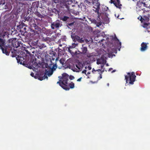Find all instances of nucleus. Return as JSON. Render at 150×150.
I'll return each mask as SVG.
<instances>
[{"label": "nucleus", "mask_w": 150, "mask_h": 150, "mask_svg": "<svg viewBox=\"0 0 150 150\" xmlns=\"http://www.w3.org/2000/svg\"><path fill=\"white\" fill-rule=\"evenodd\" d=\"M33 58L31 55L28 50H25L22 52L18 57L17 58V62L18 63L23 65L25 64V62H27L29 61L30 57V61L31 62L34 63H35V61H36L37 59L33 55Z\"/></svg>", "instance_id": "1"}, {"label": "nucleus", "mask_w": 150, "mask_h": 150, "mask_svg": "<svg viewBox=\"0 0 150 150\" xmlns=\"http://www.w3.org/2000/svg\"><path fill=\"white\" fill-rule=\"evenodd\" d=\"M59 9L58 10L55 8H53L52 9V12L54 13L55 14H59L60 12H61L60 13V16H62L64 13H65V8H66V0H60L59 1Z\"/></svg>", "instance_id": "2"}, {"label": "nucleus", "mask_w": 150, "mask_h": 150, "mask_svg": "<svg viewBox=\"0 0 150 150\" xmlns=\"http://www.w3.org/2000/svg\"><path fill=\"white\" fill-rule=\"evenodd\" d=\"M35 23V22L33 18H32L29 22V24L31 27L30 31L33 32L34 35H35L36 34L39 35L41 33V29Z\"/></svg>", "instance_id": "3"}, {"label": "nucleus", "mask_w": 150, "mask_h": 150, "mask_svg": "<svg viewBox=\"0 0 150 150\" xmlns=\"http://www.w3.org/2000/svg\"><path fill=\"white\" fill-rule=\"evenodd\" d=\"M108 52L106 54L103 55L100 59H98L97 61V64H105L106 62V60L105 58H106V57L108 56L109 57H112V53H117L115 50V51L112 50L110 51L109 49L107 50Z\"/></svg>", "instance_id": "4"}, {"label": "nucleus", "mask_w": 150, "mask_h": 150, "mask_svg": "<svg viewBox=\"0 0 150 150\" xmlns=\"http://www.w3.org/2000/svg\"><path fill=\"white\" fill-rule=\"evenodd\" d=\"M84 2L87 5H92L93 4L94 6L93 7L96 9L95 11L97 12L98 16L101 15V13H100L99 10L100 9V4L97 1L95 0H84Z\"/></svg>", "instance_id": "5"}, {"label": "nucleus", "mask_w": 150, "mask_h": 150, "mask_svg": "<svg viewBox=\"0 0 150 150\" xmlns=\"http://www.w3.org/2000/svg\"><path fill=\"white\" fill-rule=\"evenodd\" d=\"M136 76L135 73L132 72V73H127V75L125 76V79L126 83H129V84H134V82L135 81Z\"/></svg>", "instance_id": "6"}, {"label": "nucleus", "mask_w": 150, "mask_h": 150, "mask_svg": "<svg viewBox=\"0 0 150 150\" xmlns=\"http://www.w3.org/2000/svg\"><path fill=\"white\" fill-rule=\"evenodd\" d=\"M58 78L59 81L57 82V84H59L61 87L66 90V73H63L62 76H59Z\"/></svg>", "instance_id": "7"}, {"label": "nucleus", "mask_w": 150, "mask_h": 150, "mask_svg": "<svg viewBox=\"0 0 150 150\" xmlns=\"http://www.w3.org/2000/svg\"><path fill=\"white\" fill-rule=\"evenodd\" d=\"M107 39L108 40H110L112 42L114 41V42L116 43V45L117 48L118 49L119 51L120 50V48L121 47V43L120 42L116 37V35H115L113 36H109V35H107Z\"/></svg>", "instance_id": "8"}, {"label": "nucleus", "mask_w": 150, "mask_h": 150, "mask_svg": "<svg viewBox=\"0 0 150 150\" xmlns=\"http://www.w3.org/2000/svg\"><path fill=\"white\" fill-rule=\"evenodd\" d=\"M66 9L69 11L71 10L72 7L75 6L74 4L77 3L75 0H66Z\"/></svg>", "instance_id": "9"}, {"label": "nucleus", "mask_w": 150, "mask_h": 150, "mask_svg": "<svg viewBox=\"0 0 150 150\" xmlns=\"http://www.w3.org/2000/svg\"><path fill=\"white\" fill-rule=\"evenodd\" d=\"M140 0L138 1L137 4V8L138 11H144V7H146L147 6L145 3L143 1Z\"/></svg>", "instance_id": "10"}, {"label": "nucleus", "mask_w": 150, "mask_h": 150, "mask_svg": "<svg viewBox=\"0 0 150 150\" xmlns=\"http://www.w3.org/2000/svg\"><path fill=\"white\" fill-rule=\"evenodd\" d=\"M53 72V71H52L50 68L48 70H47V69H46L45 74L42 77H40L39 78V79L40 81H42L45 79H47L48 77L47 76L46 74L50 76L52 74Z\"/></svg>", "instance_id": "11"}, {"label": "nucleus", "mask_w": 150, "mask_h": 150, "mask_svg": "<svg viewBox=\"0 0 150 150\" xmlns=\"http://www.w3.org/2000/svg\"><path fill=\"white\" fill-rule=\"evenodd\" d=\"M60 22L59 21H56L52 22L51 25V27L52 29H58L60 26Z\"/></svg>", "instance_id": "12"}, {"label": "nucleus", "mask_w": 150, "mask_h": 150, "mask_svg": "<svg viewBox=\"0 0 150 150\" xmlns=\"http://www.w3.org/2000/svg\"><path fill=\"white\" fill-rule=\"evenodd\" d=\"M59 62L61 64V66H59V69H66V62H65V59L63 58L59 60Z\"/></svg>", "instance_id": "13"}, {"label": "nucleus", "mask_w": 150, "mask_h": 150, "mask_svg": "<svg viewBox=\"0 0 150 150\" xmlns=\"http://www.w3.org/2000/svg\"><path fill=\"white\" fill-rule=\"evenodd\" d=\"M110 1L111 3H113L117 8H121L122 5L120 4V1L119 0H116L115 2L114 0H111Z\"/></svg>", "instance_id": "14"}, {"label": "nucleus", "mask_w": 150, "mask_h": 150, "mask_svg": "<svg viewBox=\"0 0 150 150\" xmlns=\"http://www.w3.org/2000/svg\"><path fill=\"white\" fill-rule=\"evenodd\" d=\"M39 6V3L38 2H33L31 6V8L32 10L35 11L36 8H37Z\"/></svg>", "instance_id": "15"}, {"label": "nucleus", "mask_w": 150, "mask_h": 150, "mask_svg": "<svg viewBox=\"0 0 150 150\" xmlns=\"http://www.w3.org/2000/svg\"><path fill=\"white\" fill-rule=\"evenodd\" d=\"M77 45V44L75 43H73L71 46L69 47V48H68V51L71 54L73 55L74 54V52H72V50H71V49H72L74 48Z\"/></svg>", "instance_id": "16"}, {"label": "nucleus", "mask_w": 150, "mask_h": 150, "mask_svg": "<svg viewBox=\"0 0 150 150\" xmlns=\"http://www.w3.org/2000/svg\"><path fill=\"white\" fill-rule=\"evenodd\" d=\"M141 51H144L147 49V44L145 43L142 42L141 44Z\"/></svg>", "instance_id": "17"}, {"label": "nucleus", "mask_w": 150, "mask_h": 150, "mask_svg": "<svg viewBox=\"0 0 150 150\" xmlns=\"http://www.w3.org/2000/svg\"><path fill=\"white\" fill-rule=\"evenodd\" d=\"M74 87V84L72 82L66 85V91L69 90L70 88H73Z\"/></svg>", "instance_id": "18"}, {"label": "nucleus", "mask_w": 150, "mask_h": 150, "mask_svg": "<svg viewBox=\"0 0 150 150\" xmlns=\"http://www.w3.org/2000/svg\"><path fill=\"white\" fill-rule=\"evenodd\" d=\"M93 23L96 24L97 27L100 28L102 29L103 28V26L101 25L102 22L101 21L97 22L96 20H94Z\"/></svg>", "instance_id": "19"}, {"label": "nucleus", "mask_w": 150, "mask_h": 150, "mask_svg": "<svg viewBox=\"0 0 150 150\" xmlns=\"http://www.w3.org/2000/svg\"><path fill=\"white\" fill-rule=\"evenodd\" d=\"M25 24L24 23H22L21 24L17 25V29H20V31L23 32V28L25 26Z\"/></svg>", "instance_id": "20"}, {"label": "nucleus", "mask_w": 150, "mask_h": 150, "mask_svg": "<svg viewBox=\"0 0 150 150\" xmlns=\"http://www.w3.org/2000/svg\"><path fill=\"white\" fill-rule=\"evenodd\" d=\"M5 48H4L3 47L1 48V49L3 53L5 54L6 55H9V52H8L7 50V47L6 46H4Z\"/></svg>", "instance_id": "21"}, {"label": "nucleus", "mask_w": 150, "mask_h": 150, "mask_svg": "<svg viewBox=\"0 0 150 150\" xmlns=\"http://www.w3.org/2000/svg\"><path fill=\"white\" fill-rule=\"evenodd\" d=\"M76 66L78 69H81L83 67V65L81 63L78 62L76 64Z\"/></svg>", "instance_id": "22"}, {"label": "nucleus", "mask_w": 150, "mask_h": 150, "mask_svg": "<svg viewBox=\"0 0 150 150\" xmlns=\"http://www.w3.org/2000/svg\"><path fill=\"white\" fill-rule=\"evenodd\" d=\"M5 41L3 39L0 38V48L3 47V46H4V43Z\"/></svg>", "instance_id": "23"}, {"label": "nucleus", "mask_w": 150, "mask_h": 150, "mask_svg": "<svg viewBox=\"0 0 150 150\" xmlns=\"http://www.w3.org/2000/svg\"><path fill=\"white\" fill-rule=\"evenodd\" d=\"M149 25L148 23H144V25L143 26V27L144 28H146V29H148V28L149 27Z\"/></svg>", "instance_id": "24"}, {"label": "nucleus", "mask_w": 150, "mask_h": 150, "mask_svg": "<svg viewBox=\"0 0 150 150\" xmlns=\"http://www.w3.org/2000/svg\"><path fill=\"white\" fill-rule=\"evenodd\" d=\"M108 9V8L106 6H104L102 8V10L103 12L107 11Z\"/></svg>", "instance_id": "25"}, {"label": "nucleus", "mask_w": 150, "mask_h": 150, "mask_svg": "<svg viewBox=\"0 0 150 150\" xmlns=\"http://www.w3.org/2000/svg\"><path fill=\"white\" fill-rule=\"evenodd\" d=\"M32 18L30 16H28L25 18V20L28 21H30L32 19Z\"/></svg>", "instance_id": "26"}, {"label": "nucleus", "mask_w": 150, "mask_h": 150, "mask_svg": "<svg viewBox=\"0 0 150 150\" xmlns=\"http://www.w3.org/2000/svg\"><path fill=\"white\" fill-rule=\"evenodd\" d=\"M56 68H57V66H56V64L53 65L52 68H50V69L51 70H52L53 71L55 70Z\"/></svg>", "instance_id": "27"}, {"label": "nucleus", "mask_w": 150, "mask_h": 150, "mask_svg": "<svg viewBox=\"0 0 150 150\" xmlns=\"http://www.w3.org/2000/svg\"><path fill=\"white\" fill-rule=\"evenodd\" d=\"M83 53H86L87 50V48L86 47H84L81 48Z\"/></svg>", "instance_id": "28"}, {"label": "nucleus", "mask_w": 150, "mask_h": 150, "mask_svg": "<svg viewBox=\"0 0 150 150\" xmlns=\"http://www.w3.org/2000/svg\"><path fill=\"white\" fill-rule=\"evenodd\" d=\"M36 15H37L39 17L41 18L42 16V15L40 14V13L38 12H37L35 13Z\"/></svg>", "instance_id": "29"}, {"label": "nucleus", "mask_w": 150, "mask_h": 150, "mask_svg": "<svg viewBox=\"0 0 150 150\" xmlns=\"http://www.w3.org/2000/svg\"><path fill=\"white\" fill-rule=\"evenodd\" d=\"M101 71V69H98L97 70H95V69H94V68L93 69H92V72L93 73H94V71H98V72H99V71L100 72Z\"/></svg>", "instance_id": "30"}, {"label": "nucleus", "mask_w": 150, "mask_h": 150, "mask_svg": "<svg viewBox=\"0 0 150 150\" xmlns=\"http://www.w3.org/2000/svg\"><path fill=\"white\" fill-rule=\"evenodd\" d=\"M15 43H17V44L18 45V46H15V47H16V48H17L19 46H20V43H19V42L18 41H16V42H15Z\"/></svg>", "instance_id": "31"}, {"label": "nucleus", "mask_w": 150, "mask_h": 150, "mask_svg": "<svg viewBox=\"0 0 150 150\" xmlns=\"http://www.w3.org/2000/svg\"><path fill=\"white\" fill-rule=\"evenodd\" d=\"M61 19L62 20L64 21H66V16H63V17H61Z\"/></svg>", "instance_id": "32"}, {"label": "nucleus", "mask_w": 150, "mask_h": 150, "mask_svg": "<svg viewBox=\"0 0 150 150\" xmlns=\"http://www.w3.org/2000/svg\"><path fill=\"white\" fill-rule=\"evenodd\" d=\"M138 18L139 19H140V21H141L142 22H143V20H144V18L142 19V17L141 16H140V17H139Z\"/></svg>", "instance_id": "33"}, {"label": "nucleus", "mask_w": 150, "mask_h": 150, "mask_svg": "<svg viewBox=\"0 0 150 150\" xmlns=\"http://www.w3.org/2000/svg\"><path fill=\"white\" fill-rule=\"evenodd\" d=\"M85 68L86 69H88L89 70H90L91 69V67L90 66H88V67H86Z\"/></svg>", "instance_id": "34"}, {"label": "nucleus", "mask_w": 150, "mask_h": 150, "mask_svg": "<svg viewBox=\"0 0 150 150\" xmlns=\"http://www.w3.org/2000/svg\"><path fill=\"white\" fill-rule=\"evenodd\" d=\"M69 78L71 80H73L74 78V76H69Z\"/></svg>", "instance_id": "35"}, {"label": "nucleus", "mask_w": 150, "mask_h": 150, "mask_svg": "<svg viewBox=\"0 0 150 150\" xmlns=\"http://www.w3.org/2000/svg\"><path fill=\"white\" fill-rule=\"evenodd\" d=\"M104 64H101V66H99V68L101 69H103V67H104Z\"/></svg>", "instance_id": "36"}, {"label": "nucleus", "mask_w": 150, "mask_h": 150, "mask_svg": "<svg viewBox=\"0 0 150 150\" xmlns=\"http://www.w3.org/2000/svg\"><path fill=\"white\" fill-rule=\"evenodd\" d=\"M62 50H61V49H60L59 50V54H60L61 55H64V52H62V53H60V52H61V51Z\"/></svg>", "instance_id": "37"}, {"label": "nucleus", "mask_w": 150, "mask_h": 150, "mask_svg": "<svg viewBox=\"0 0 150 150\" xmlns=\"http://www.w3.org/2000/svg\"><path fill=\"white\" fill-rule=\"evenodd\" d=\"M86 70H84L82 71V73L83 74H85L86 75H87V74H86Z\"/></svg>", "instance_id": "38"}, {"label": "nucleus", "mask_w": 150, "mask_h": 150, "mask_svg": "<svg viewBox=\"0 0 150 150\" xmlns=\"http://www.w3.org/2000/svg\"><path fill=\"white\" fill-rule=\"evenodd\" d=\"M74 23L72 22V23H70L68 24V25L69 26H72V25H73Z\"/></svg>", "instance_id": "39"}, {"label": "nucleus", "mask_w": 150, "mask_h": 150, "mask_svg": "<svg viewBox=\"0 0 150 150\" xmlns=\"http://www.w3.org/2000/svg\"><path fill=\"white\" fill-rule=\"evenodd\" d=\"M83 41L84 40H82V38L81 39H80L79 40V42L81 43L83 42Z\"/></svg>", "instance_id": "40"}, {"label": "nucleus", "mask_w": 150, "mask_h": 150, "mask_svg": "<svg viewBox=\"0 0 150 150\" xmlns=\"http://www.w3.org/2000/svg\"><path fill=\"white\" fill-rule=\"evenodd\" d=\"M66 84H67V78L69 77V75L67 74H66Z\"/></svg>", "instance_id": "41"}, {"label": "nucleus", "mask_w": 150, "mask_h": 150, "mask_svg": "<svg viewBox=\"0 0 150 150\" xmlns=\"http://www.w3.org/2000/svg\"><path fill=\"white\" fill-rule=\"evenodd\" d=\"M26 28L25 27V26H24L23 28V30H24L25 32V30H26Z\"/></svg>", "instance_id": "42"}, {"label": "nucleus", "mask_w": 150, "mask_h": 150, "mask_svg": "<svg viewBox=\"0 0 150 150\" xmlns=\"http://www.w3.org/2000/svg\"><path fill=\"white\" fill-rule=\"evenodd\" d=\"M30 75L32 76L33 77L34 76V73H33V72L31 73L30 74Z\"/></svg>", "instance_id": "43"}, {"label": "nucleus", "mask_w": 150, "mask_h": 150, "mask_svg": "<svg viewBox=\"0 0 150 150\" xmlns=\"http://www.w3.org/2000/svg\"><path fill=\"white\" fill-rule=\"evenodd\" d=\"M81 78H79L77 80V81H81Z\"/></svg>", "instance_id": "44"}, {"label": "nucleus", "mask_w": 150, "mask_h": 150, "mask_svg": "<svg viewBox=\"0 0 150 150\" xmlns=\"http://www.w3.org/2000/svg\"><path fill=\"white\" fill-rule=\"evenodd\" d=\"M45 67H46V68H50V67H49V66L47 64L46 66H45Z\"/></svg>", "instance_id": "45"}, {"label": "nucleus", "mask_w": 150, "mask_h": 150, "mask_svg": "<svg viewBox=\"0 0 150 150\" xmlns=\"http://www.w3.org/2000/svg\"><path fill=\"white\" fill-rule=\"evenodd\" d=\"M149 20V18H147L146 19V21H148Z\"/></svg>", "instance_id": "46"}, {"label": "nucleus", "mask_w": 150, "mask_h": 150, "mask_svg": "<svg viewBox=\"0 0 150 150\" xmlns=\"http://www.w3.org/2000/svg\"><path fill=\"white\" fill-rule=\"evenodd\" d=\"M107 19L108 20V21H107V23H108L109 22V19L107 18Z\"/></svg>", "instance_id": "47"}, {"label": "nucleus", "mask_w": 150, "mask_h": 150, "mask_svg": "<svg viewBox=\"0 0 150 150\" xmlns=\"http://www.w3.org/2000/svg\"><path fill=\"white\" fill-rule=\"evenodd\" d=\"M100 79H101L102 78V76L101 75H100Z\"/></svg>", "instance_id": "48"}, {"label": "nucleus", "mask_w": 150, "mask_h": 150, "mask_svg": "<svg viewBox=\"0 0 150 150\" xmlns=\"http://www.w3.org/2000/svg\"><path fill=\"white\" fill-rule=\"evenodd\" d=\"M106 65L107 66H109V65H108V63L106 64Z\"/></svg>", "instance_id": "49"}, {"label": "nucleus", "mask_w": 150, "mask_h": 150, "mask_svg": "<svg viewBox=\"0 0 150 150\" xmlns=\"http://www.w3.org/2000/svg\"><path fill=\"white\" fill-rule=\"evenodd\" d=\"M104 69H103V71H102V72H104Z\"/></svg>", "instance_id": "50"}, {"label": "nucleus", "mask_w": 150, "mask_h": 150, "mask_svg": "<svg viewBox=\"0 0 150 150\" xmlns=\"http://www.w3.org/2000/svg\"><path fill=\"white\" fill-rule=\"evenodd\" d=\"M86 42H89V41H88V40H86Z\"/></svg>", "instance_id": "51"}, {"label": "nucleus", "mask_w": 150, "mask_h": 150, "mask_svg": "<svg viewBox=\"0 0 150 150\" xmlns=\"http://www.w3.org/2000/svg\"><path fill=\"white\" fill-rule=\"evenodd\" d=\"M107 85L108 86H109V83H108L107 84Z\"/></svg>", "instance_id": "52"}, {"label": "nucleus", "mask_w": 150, "mask_h": 150, "mask_svg": "<svg viewBox=\"0 0 150 150\" xmlns=\"http://www.w3.org/2000/svg\"><path fill=\"white\" fill-rule=\"evenodd\" d=\"M115 70H113L112 72H115Z\"/></svg>", "instance_id": "53"}, {"label": "nucleus", "mask_w": 150, "mask_h": 150, "mask_svg": "<svg viewBox=\"0 0 150 150\" xmlns=\"http://www.w3.org/2000/svg\"><path fill=\"white\" fill-rule=\"evenodd\" d=\"M112 69V68H111V69H109V71H110V69Z\"/></svg>", "instance_id": "54"}, {"label": "nucleus", "mask_w": 150, "mask_h": 150, "mask_svg": "<svg viewBox=\"0 0 150 150\" xmlns=\"http://www.w3.org/2000/svg\"><path fill=\"white\" fill-rule=\"evenodd\" d=\"M90 74V73H89V72H88V73H87L88 74Z\"/></svg>", "instance_id": "55"}, {"label": "nucleus", "mask_w": 150, "mask_h": 150, "mask_svg": "<svg viewBox=\"0 0 150 150\" xmlns=\"http://www.w3.org/2000/svg\"><path fill=\"white\" fill-rule=\"evenodd\" d=\"M66 20H67V18H68V17H67L66 16Z\"/></svg>", "instance_id": "56"}, {"label": "nucleus", "mask_w": 150, "mask_h": 150, "mask_svg": "<svg viewBox=\"0 0 150 150\" xmlns=\"http://www.w3.org/2000/svg\"><path fill=\"white\" fill-rule=\"evenodd\" d=\"M103 39L101 40V42L103 41Z\"/></svg>", "instance_id": "57"}, {"label": "nucleus", "mask_w": 150, "mask_h": 150, "mask_svg": "<svg viewBox=\"0 0 150 150\" xmlns=\"http://www.w3.org/2000/svg\"><path fill=\"white\" fill-rule=\"evenodd\" d=\"M118 17H119V16H117V18H118Z\"/></svg>", "instance_id": "58"}, {"label": "nucleus", "mask_w": 150, "mask_h": 150, "mask_svg": "<svg viewBox=\"0 0 150 150\" xmlns=\"http://www.w3.org/2000/svg\"><path fill=\"white\" fill-rule=\"evenodd\" d=\"M102 36H103V34H102L101 35Z\"/></svg>", "instance_id": "59"}]
</instances>
